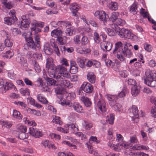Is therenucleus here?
Masks as SVG:
<instances>
[{
  "label": "nucleus",
  "mask_w": 156,
  "mask_h": 156,
  "mask_svg": "<svg viewBox=\"0 0 156 156\" xmlns=\"http://www.w3.org/2000/svg\"><path fill=\"white\" fill-rule=\"evenodd\" d=\"M50 67L49 65V76L55 78L62 77L64 78L69 79L70 77V74L67 70V69L63 66H58L56 67L52 64Z\"/></svg>",
  "instance_id": "f257e3e1"
},
{
  "label": "nucleus",
  "mask_w": 156,
  "mask_h": 156,
  "mask_svg": "<svg viewBox=\"0 0 156 156\" xmlns=\"http://www.w3.org/2000/svg\"><path fill=\"white\" fill-rule=\"evenodd\" d=\"M115 48L113 51L114 54H116L117 58L121 62L125 60V58L123 56H126V54L124 48H122L123 44L121 42H118L115 44Z\"/></svg>",
  "instance_id": "f03ea898"
},
{
  "label": "nucleus",
  "mask_w": 156,
  "mask_h": 156,
  "mask_svg": "<svg viewBox=\"0 0 156 156\" xmlns=\"http://www.w3.org/2000/svg\"><path fill=\"white\" fill-rule=\"evenodd\" d=\"M145 76L144 83L151 87H156V80H153L154 78L156 77V73H152L151 71L147 70L145 72Z\"/></svg>",
  "instance_id": "7ed1b4c3"
},
{
  "label": "nucleus",
  "mask_w": 156,
  "mask_h": 156,
  "mask_svg": "<svg viewBox=\"0 0 156 156\" xmlns=\"http://www.w3.org/2000/svg\"><path fill=\"white\" fill-rule=\"evenodd\" d=\"M34 38L35 43L31 37L25 38L26 41L28 43V46L33 50H35L37 47L38 48L40 46V36L37 34H36L35 35Z\"/></svg>",
  "instance_id": "20e7f679"
},
{
  "label": "nucleus",
  "mask_w": 156,
  "mask_h": 156,
  "mask_svg": "<svg viewBox=\"0 0 156 156\" xmlns=\"http://www.w3.org/2000/svg\"><path fill=\"white\" fill-rule=\"evenodd\" d=\"M11 89H13L15 91L17 90V89L12 82L5 80L4 86L0 88V92L2 93L6 92V91Z\"/></svg>",
  "instance_id": "39448f33"
},
{
  "label": "nucleus",
  "mask_w": 156,
  "mask_h": 156,
  "mask_svg": "<svg viewBox=\"0 0 156 156\" xmlns=\"http://www.w3.org/2000/svg\"><path fill=\"white\" fill-rule=\"evenodd\" d=\"M65 105H68L69 107H73L74 110L78 113L83 112V108L79 104L76 102L72 103L71 101H66Z\"/></svg>",
  "instance_id": "423d86ee"
},
{
  "label": "nucleus",
  "mask_w": 156,
  "mask_h": 156,
  "mask_svg": "<svg viewBox=\"0 0 156 156\" xmlns=\"http://www.w3.org/2000/svg\"><path fill=\"white\" fill-rule=\"evenodd\" d=\"M80 89L82 91L88 94L92 92L93 88L92 86L89 83L84 82L81 86Z\"/></svg>",
  "instance_id": "0eeeda50"
},
{
  "label": "nucleus",
  "mask_w": 156,
  "mask_h": 156,
  "mask_svg": "<svg viewBox=\"0 0 156 156\" xmlns=\"http://www.w3.org/2000/svg\"><path fill=\"white\" fill-rule=\"evenodd\" d=\"M60 78L55 77V78L56 79H57L58 83L63 88H66L67 87H71L72 86V84L70 83V82L62 77V78Z\"/></svg>",
  "instance_id": "6e6552de"
},
{
  "label": "nucleus",
  "mask_w": 156,
  "mask_h": 156,
  "mask_svg": "<svg viewBox=\"0 0 156 156\" xmlns=\"http://www.w3.org/2000/svg\"><path fill=\"white\" fill-rule=\"evenodd\" d=\"M100 47L104 51H109L112 46V44L108 41H103L100 44Z\"/></svg>",
  "instance_id": "1a4fd4ad"
},
{
  "label": "nucleus",
  "mask_w": 156,
  "mask_h": 156,
  "mask_svg": "<svg viewBox=\"0 0 156 156\" xmlns=\"http://www.w3.org/2000/svg\"><path fill=\"white\" fill-rule=\"evenodd\" d=\"M29 133L36 138H39L43 135V133L41 131L32 127H30L29 128Z\"/></svg>",
  "instance_id": "9d476101"
},
{
  "label": "nucleus",
  "mask_w": 156,
  "mask_h": 156,
  "mask_svg": "<svg viewBox=\"0 0 156 156\" xmlns=\"http://www.w3.org/2000/svg\"><path fill=\"white\" fill-rule=\"evenodd\" d=\"M115 31L120 37L122 38H125L126 37V35L128 30L126 29L125 28L119 29V27H115Z\"/></svg>",
  "instance_id": "9b49d317"
},
{
  "label": "nucleus",
  "mask_w": 156,
  "mask_h": 156,
  "mask_svg": "<svg viewBox=\"0 0 156 156\" xmlns=\"http://www.w3.org/2000/svg\"><path fill=\"white\" fill-rule=\"evenodd\" d=\"M37 86L38 87H42V90L43 91H48L49 90V87L48 86V83H45L44 84H43V81L42 79L40 78H39L37 81Z\"/></svg>",
  "instance_id": "f8f14e48"
},
{
  "label": "nucleus",
  "mask_w": 156,
  "mask_h": 156,
  "mask_svg": "<svg viewBox=\"0 0 156 156\" xmlns=\"http://www.w3.org/2000/svg\"><path fill=\"white\" fill-rule=\"evenodd\" d=\"M130 46H131V45L129 43L125 42L124 43L123 47L126 53L125 55L126 57L127 58L131 57L133 55L132 52L130 49L128 48V47Z\"/></svg>",
  "instance_id": "ddd939ff"
},
{
  "label": "nucleus",
  "mask_w": 156,
  "mask_h": 156,
  "mask_svg": "<svg viewBox=\"0 0 156 156\" xmlns=\"http://www.w3.org/2000/svg\"><path fill=\"white\" fill-rule=\"evenodd\" d=\"M97 106L99 109L102 112H106L107 109L106 104L104 100L102 99H100L97 103Z\"/></svg>",
  "instance_id": "4468645a"
},
{
  "label": "nucleus",
  "mask_w": 156,
  "mask_h": 156,
  "mask_svg": "<svg viewBox=\"0 0 156 156\" xmlns=\"http://www.w3.org/2000/svg\"><path fill=\"white\" fill-rule=\"evenodd\" d=\"M49 58H48L47 60V62L46 65V70L45 69H43V77L47 81V83H48L49 82V77L48 75H49V64H48Z\"/></svg>",
  "instance_id": "2eb2a0df"
},
{
  "label": "nucleus",
  "mask_w": 156,
  "mask_h": 156,
  "mask_svg": "<svg viewBox=\"0 0 156 156\" xmlns=\"http://www.w3.org/2000/svg\"><path fill=\"white\" fill-rule=\"evenodd\" d=\"M106 97L108 101L110 106H113V103L116 102V100L118 99L117 95L108 94L106 95Z\"/></svg>",
  "instance_id": "dca6fc26"
},
{
  "label": "nucleus",
  "mask_w": 156,
  "mask_h": 156,
  "mask_svg": "<svg viewBox=\"0 0 156 156\" xmlns=\"http://www.w3.org/2000/svg\"><path fill=\"white\" fill-rule=\"evenodd\" d=\"M129 115L132 117H137L138 115V110L137 107L135 105H133L131 108L129 110Z\"/></svg>",
  "instance_id": "f3484780"
},
{
  "label": "nucleus",
  "mask_w": 156,
  "mask_h": 156,
  "mask_svg": "<svg viewBox=\"0 0 156 156\" xmlns=\"http://www.w3.org/2000/svg\"><path fill=\"white\" fill-rule=\"evenodd\" d=\"M100 63L99 62L93 59L88 60L86 64V66L89 67L93 66L98 68L100 67Z\"/></svg>",
  "instance_id": "a211bd4d"
},
{
  "label": "nucleus",
  "mask_w": 156,
  "mask_h": 156,
  "mask_svg": "<svg viewBox=\"0 0 156 156\" xmlns=\"http://www.w3.org/2000/svg\"><path fill=\"white\" fill-rule=\"evenodd\" d=\"M140 86H132L131 89V93L133 97L137 96L140 92Z\"/></svg>",
  "instance_id": "6ab92c4d"
},
{
  "label": "nucleus",
  "mask_w": 156,
  "mask_h": 156,
  "mask_svg": "<svg viewBox=\"0 0 156 156\" xmlns=\"http://www.w3.org/2000/svg\"><path fill=\"white\" fill-rule=\"evenodd\" d=\"M50 43L51 46L53 48L55 53L58 56H59L60 54L55 39H51Z\"/></svg>",
  "instance_id": "aec40b11"
},
{
  "label": "nucleus",
  "mask_w": 156,
  "mask_h": 156,
  "mask_svg": "<svg viewBox=\"0 0 156 156\" xmlns=\"http://www.w3.org/2000/svg\"><path fill=\"white\" fill-rule=\"evenodd\" d=\"M37 54H35L34 52H33L32 51H29L27 54L26 56L28 58H32L36 57L37 59H41L42 55L41 54H38L37 56Z\"/></svg>",
  "instance_id": "412c9836"
},
{
  "label": "nucleus",
  "mask_w": 156,
  "mask_h": 156,
  "mask_svg": "<svg viewBox=\"0 0 156 156\" xmlns=\"http://www.w3.org/2000/svg\"><path fill=\"white\" fill-rule=\"evenodd\" d=\"M68 131L70 130L73 133H76L78 131V128L76 126L75 124L73 123H71L67 125Z\"/></svg>",
  "instance_id": "4be33fe9"
},
{
  "label": "nucleus",
  "mask_w": 156,
  "mask_h": 156,
  "mask_svg": "<svg viewBox=\"0 0 156 156\" xmlns=\"http://www.w3.org/2000/svg\"><path fill=\"white\" fill-rule=\"evenodd\" d=\"M49 14H56L58 13L57 10V5L55 3L52 2L49 4Z\"/></svg>",
  "instance_id": "5701e85b"
},
{
  "label": "nucleus",
  "mask_w": 156,
  "mask_h": 156,
  "mask_svg": "<svg viewBox=\"0 0 156 156\" xmlns=\"http://www.w3.org/2000/svg\"><path fill=\"white\" fill-rule=\"evenodd\" d=\"M87 79L88 81L92 83H95L96 80V76L93 73L89 72L87 76Z\"/></svg>",
  "instance_id": "b1692460"
},
{
  "label": "nucleus",
  "mask_w": 156,
  "mask_h": 156,
  "mask_svg": "<svg viewBox=\"0 0 156 156\" xmlns=\"http://www.w3.org/2000/svg\"><path fill=\"white\" fill-rule=\"evenodd\" d=\"M65 95L67 101H65L64 102H62L63 104H65V102L70 101L71 100H74L76 96L74 93L73 92L69 93L66 92Z\"/></svg>",
  "instance_id": "393cba45"
},
{
  "label": "nucleus",
  "mask_w": 156,
  "mask_h": 156,
  "mask_svg": "<svg viewBox=\"0 0 156 156\" xmlns=\"http://www.w3.org/2000/svg\"><path fill=\"white\" fill-rule=\"evenodd\" d=\"M51 34L52 37L58 38L62 35V32L61 30L55 29L51 32Z\"/></svg>",
  "instance_id": "a878e982"
},
{
  "label": "nucleus",
  "mask_w": 156,
  "mask_h": 156,
  "mask_svg": "<svg viewBox=\"0 0 156 156\" xmlns=\"http://www.w3.org/2000/svg\"><path fill=\"white\" fill-rule=\"evenodd\" d=\"M5 23L9 25H11L13 24L16 20L12 17H5L4 19Z\"/></svg>",
  "instance_id": "bb28decb"
},
{
  "label": "nucleus",
  "mask_w": 156,
  "mask_h": 156,
  "mask_svg": "<svg viewBox=\"0 0 156 156\" xmlns=\"http://www.w3.org/2000/svg\"><path fill=\"white\" fill-rule=\"evenodd\" d=\"M116 24H113L112 25V27L114 29V30H115V29L114 27H118L117 26H115L116 25H120L121 26H122L123 25H124L125 23V21L123 20H122L120 18H118V19H117V20L116 21Z\"/></svg>",
  "instance_id": "cd10ccee"
},
{
  "label": "nucleus",
  "mask_w": 156,
  "mask_h": 156,
  "mask_svg": "<svg viewBox=\"0 0 156 156\" xmlns=\"http://www.w3.org/2000/svg\"><path fill=\"white\" fill-rule=\"evenodd\" d=\"M108 18V15L106 14L104 11H103L102 13H101V16L99 19L100 21H102L104 24H105V23L107 21Z\"/></svg>",
  "instance_id": "c85d7f7f"
},
{
  "label": "nucleus",
  "mask_w": 156,
  "mask_h": 156,
  "mask_svg": "<svg viewBox=\"0 0 156 156\" xmlns=\"http://www.w3.org/2000/svg\"><path fill=\"white\" fill-rule=\"evenodd\" d=\"M81 101L87 107L90 106L91 105V102L89 98L87 97H83L81 98Z\"/></svg>",
  "instance_id": "c756f323"
},
{
  "label": "nucleus",
  "mask_w": 156,
  "mask_h": 156,
  "mask_svg": "<svg viewBox=\"0 0 156 156\" xmlns=\"http://www.w3.org/2000/svg\"><path fill=\"white\" fill-rule=\"evenodd\" d=\"M37 98L40 102L43 104H46L48 103V101L41 94L37 95Z\"/></svg>",
  "instance_id": "7c9ffc66"
},
{
  "label": "nucleus",
  "mask_w": 156,
  "mask_h": 156,
  "mask_svg": "<svg viewBox=\"0 0 156 156\" xmlns=\"http://www.w3.org/2000/svg\"><path fill=\"white\" fill-rule=\"evenodd\" d=\"M137 8L138 6L137 4L136 3H134L130 7L129 10L130 12L134 15L136 14L137 10Z\"/></svg>",
  "instance_id": "2f4dec72"
},
{
  "label": "nucleus",
  "mask_w": 156,
  "mask_h": 156,
  "mask_svg": "<svg viewBox=\"0 0 156 156\" xmlns=\"http://www.w3.org/2000/svg\"><path fill=\"white\" fill-rule=\"evenodd\" d=\"M86 60L85 58L81 59L78 58L77 59V62L79 66L81 68H83L85 66V62Z\"/></svg>",
  "instance_id": "473e14b6"
},
{
  "label": "nucleus",
  "mask_w": 156,
  "mask_h": 156,
  "mask_svg": "<svg viewBox=\"0 0 156 156\" xmlns=\"http://www.w3.org/2000/svg\"><path fill=\"white\" fill-rule=\"evenodd\" d=\"M118 8V5L116 2H111L109 4V9L112 10H116Z\"/></svg>",
  "instance_id": "72a5a7b5"
},
{
  "label": "nucleus",
  "mask_w": 156,
  "mask_h": 156,
  "mask_svg": "<svg viewBox=\"0 0 156 156\" xmlns=\"http://www.w3.org/2000/svg\"><path fill=\"white\" fill-rule=\"evenodd\" d=\"M13 116L14 118L18 119H21L22 118V115L20 112L16 110H14L13 111Z\"/></svg>",
  "instance_id": "f704fd0d"
},
{
  "label": "nucleus",
  "mask_w": 156,
  "mask_h": 156,
  "mask_svg": "<svg viewBox=\"0 0 156 156\" xmlns=\"http://www.w3.org/2000/svg\"><path fill=\"white\" fill-rule=\"evenodd\" d=\"M0 124L2 125V127H5L7 128L10 127L12 126L10 122L2 120H0Z\"/></svg>",
  "instance_id": "c9c22d12"
},
{
  "label": "nucleus",
  "mask_w": 156,
  "mask_h": 156,
  "mask_svg": "<svg viewBox=\"0 0 156 156\" xmlns=\"http://www.w3.org/2000/svg\"><path fill=\"white\" fill-rule=\"evenodd\" d=\"M113 106H110L113 109L116 111L120 112L121 110V105L119 103L116 102L113 103Z\"/></svg>",
  "instance_id": "e433bc0d"
},
{
  "label": "nucleus",
  "mask_w": 156,
  "mask_h": 156,
  "mask_svg": "<svg viewBox=\"0 0 156 156\" xmlns=\"http://www.w3.org/2000/svg\"><path fill=\"white\" fill-rule=\"evenodd\" d=\"M126 38L128 39L134 41L136 39V36L133 34L130 30H128Z\"/></svg>",
  "instance_id": "4c0bfd02"
},
{
  "label": "nucleus",
  "mask_w": 156,
  "mask_h": 156,
  "mask_svg": "<svg viewBox=\"0 0 156 156\" xmlns=\"http://www.w3.org/2000/svg\"><path fill=\"white\" fill-rule=\"evenodd\" d=\"M75 28L74 27H72L69 28H67L65 31L66 35L67 36H71L75 30Z\"/></svg>",
  "instance_id": "58836bf2"
},
{
  "label": "nucleus",
  "mask_w": 156,
  "mask_h": 156,
  "mask_svg": "<svg viewBox=\"0 0 156 156\" xmlns=\"http://www.w3.org/2000/svg\"><path fill=\"white\" fill-rule=\"evenodd\" d=\"M69 7L71 10H72L74 11H78L80 8L79 4L75 3L71 4Z\"/></svg>",
  "instance_id": "ea45409f"
},
{
  "label": "nucleus",
  "mask_w": 156,
  "mask_h": 156,
  "mask_svg": "<svg viewBox=\"0 0 156 156\" xmlns=\"http://www.w3.org/2000/svg\"><path fill=\"white\" fill-rule=\"evenodd\" d=\"M57 39L60 44L63 45L66 42L67 37L65 36L62 37L60 36Z\"/></svg>",
  "instance_id": "a19ab883"
},
{
  "label": "nucleus",
  "mask_w": 156,
  "mask_h": 156,
  "mask_svg": "<svg viewBox=\"0 0 156 156\" xmlns=\"http://www.w3.org/2000/svg\"><path fill=\"white\" fill-rule=\"evenodd\" d=\"M17 128L21 132H26L27 127L21 124H19L17 126Z\"/></svg>",
  "instance_id": "79ce46f5"
},
{
  "label": "nucleus",
  "mask_w": 156,
  "mask_h": 156,
  "mask_svg": "<svg viewBox=\"0 0 156 156\" xmlns=\"http://www.w3.org/2000/svg\"><path fill=\"white\" fill-rule=\"evenodd\" d=\"M83 127L86 129L89 130L92 126V124L90 122L84 121L83 123Z\"/></svg>",
  "instance_id": "37998d69"
},
{
  "label": "nucleus",
  "mask_w": 156,
  "mask_h": 156,
  "mask_svg": "<svg viewBox=\"0 0 156 156\" xmlns=\"http://www.w3.org/2000/svg\"><path fill=\"white\" fill-rule=\"evenodd\" d=\"M11 38H7L5 39L4 41V43L6 46L8 47H11L13 45V41Z\"/></svg>",
  "instance_id": "c03bdc74"
},
{
  "label": "nucleus",
  "mask_w": 156,
  "mask_h": 156,
  "mask_svg": "<svg viewBox=\"0 0 156 156\" xmlns=\"http://www.w3.org/2000/svg\"><path fill=\"white\" fill-rule=\"evenodd\" d=\"M53 119L52 121L51 122L53 123L55 122V123L59 124V125H62V122L60 119V117H57L56 116H53Z\"/></svg>",
  "instance_id": "a18cd8bd"
},
{
  "label": "nucleus",
  "mask_w": 156,
  "mask_h": 156,
  "mask_svg": "<svg viewBox=\"0 0 156 156\" xmlns=\"http://www.w3.org/2000/svg\"><path fill=\"white\" fill-rule=\"evenodd\" d=\"M119 15V13L118 12H113L112 13L111 16L110 17L111 20L112 21L114 22L116 21L117 19H118V16Z\"/></svg>",
  "instance_id": "49530a36"
},
{
  "label": "nucleus",
  "mask_w": 156,
  "mask_h": 156,
  "mask_svg": "<svg viewBox=\"0 0 156 156\" xmlns=\"http://www.w3.org/2000/svg\"><path fill=\"white\" fill-rule=\"evenodd\" d=\"M128 90L126 88L124 87L123 89L118 94V98H122L125 96L127 93Z\"/></svg>",
  "instance_id": "de8ad7c7"
},
{
  "label": "nucleus",
  "mask_w": 156,
  "mask_h": 156,
  "mask_svg": "<svg viewBox=\"0 0 156 156\" xmlns=\"http://www.w3.org/2000/svg\"><path fill=\"white\" fill-rule=\"evenodd\" d=\"M94 39L95 42L97 44L99 43L101 41L99 34L97 32H95L94 33Z\"/></svg>",
  "instance_id": "09e8293b"
},
{
  "label": "nucleus",
  "mask_w": 156,
  "mask_h": 156,
  "mask_svg": "<svg viewBox=\"0 0 156 156\" xmlns=\"http://www.w3.org/2000/svg\"><path fill=\"white\" fill-rule=\"evenodd\" d=\"M26 132H21L19 134L18 137L21 140H24L27 138L28 137V134H26Z\"/></svg>",
  "instance_id": "8fccbe9b"
},
{
  "label": "nucleus",
  "mask_w": 156,
  "mask_h": 156,
  "mask_svg": "<svg viewBox=\"0 0 156 156\" xmlns=\"http://www.w3.org/2000/svg\"><path fill=\"white\" fill-rule=\"evenodd\" d=\"M77 50L79 53L82 54H85L90 51V49L88 48H82L81 50L77 49Z\"/></svg>",
  "instance_id": "3c124183"
},
{
  "label": "nucleus",
  "mask_w": 156,
  "mask_h": 156,
  "mask_svg": "<svg viewBox=\"0 0 156 156\" xmlns=\"http://www.w3.org/2000/svg\"><path fill=\"white\" fill-rule=\"evenodd\" d=\"M59 23L61 25H63L66 27H69L72 25L71 23L68 21H59Z\"/></svg>",
  "instance_id": "603ef678"
},
{
  "label": "nucleus",
  "mask_w": 156,
  "mask_h": 156,
  "mask_svg": "<svg viewBox=\"0 0 156 156\" xmlns=\"http://www.w3.org/2000/svg\"><path fill=\"white\" fill-rule=\"evenodd\" d=\"M115 119L114 115L112 114L110 115V116L108 117V119H107V122L110 124H113Z\"/></svg>",
  "instance_id": "864d4df0"
},
{
  "label": "nucleus",
  "mask_w": 156,
  "mask_h": 156,
  "mask_svg": "<svg viewBox=\"0 0 156 156\" xmlns=\"http://www.w3.org/2000/svg\"><path fill=\"white\" fill-rule=\"evenodd\" d=\"M34 68L35 71L38 73L41 71V69L38 64L35 61L33 62Z\"/></svg>",
  "instance_id": "5fc2aeb1"
},
{
  "label": "nucleus",
  "mask_w": 156,
  "mask_h": 156,
  "mask_svg": "<svg viewBox=\"0 0 156 156\" xmlns=\"http://www.w3.org/2000/svg\"><path fill=\"white\" fill-rule=\"evenodd\" d=\"M106 31L109 36H113L115 35V32L111 29L106 28Z\"/></svg>",
  "instance_id": "6e6d98bb"
},
{
  "label": "nucleus",
  "mask_w": 156,
  "mask_h": 156,
  "mask_svg": "<svg viewBox=\"0 0 156 156\" xmlns=\"http://www.w3.org/2000/svg\"><path fill=\"white\" fill-rule=\"evenodd\" d=\"M13 55V52L11 50H9L6 51L4 56L6 58H11Z\"/></svg>",
  "instance_id": "4d7b16f0"
},
{
  "label": "nucleus",
  "mask_w": 156,
  "mask_h": 156,
  "mask_svg": "<svg viewBox=\"0 0 156 156\" xmlns=\"http://www.w3.org/2000/svg\"><path fill=\"white\" fill-rule=\"evenodd\" d=\"M57 97L60 99V101L62 102H63L64 100H63V98L64 97V94H63L60 91H57L56 92Z\"/></svg>",
  "instance_id": "13d9d810"
},
{
  "label": "nucleus",
  "mask_w": 156,
  "mask_h": 156,
  "mask_svg": "<svg viewBox=\"0 0 156 156\" xmlns=\"http://www.w3.org/2000/svg\"><path fill=\"white\" fill-rule=\"evenodd\" d=\"M57 129L58 131L64 133H67L69 132L67 128H64L60 127H58L57 128Z\"/></svg>",
  "instance_id": "bf43d9fd"
},
{
  "label": "nucleus",
  "mask_w": 156,
  "mask_h": 156,
  "mask_svg": "<svg viewBox=\"0 0 156 156\" xmlns=\"http://www.w3.org/2000/svg\"><path fill=\"white\" fill-rule=\"evenodd\" d=\"M140 13L144 17L147 18L148 16H149V14L148 12H146L145 9L142 8L140 10Z\"/></svg>",
  "instance_id": "052dcab7"
},
{
  "label": "nucleus",
  "mask_w": 156,
  "mask_h": 156,
  "mask_svg": "<svg viewBox=\"0 0 156 156\" xmlns=\"http://www.w3.org/2000/svg\"><path fill=\"white\" fill-rule=\"evenodd\" d=\"M78 67L77 66H72L70 67V72L73 74H74L76 73L78 71Z\"/></svg>",
  "instance_id": "680f3d73"
},
{
  "label": "nucleus",
  "mask_w": 156,
  "mask_h": 156,
  "mask_svg": "<svg viewBox=\"0 0 156 156\" xmlns=\"http://www.w3.org/2000/svg\"><path fill=\"white\" fill-rule=\"evenodd\" d=\"M1 35L5 37H6V38H11V35L10 34L5 30L2 31Z\"/></svg>",
  "instance_id": "e2e57ef3"
},
{
  "label": "nucleus",
  "mask_w": 156,
  "mask_h": 156,
  "mask_svg": "<svg viewBox=\"0 0 156 156\" xmlns=\"http://www.w3.org/2000/svg\"><path fill=\"white\" fill-rule=\"evenodd\" d=\"M127 83L129 85L132 86H133L137 85L136 80L132 79H129L127 81Z\"/></svg>",
  "instance_id": "0e129e2a"
},
{
  "label": "nucleus",
  "mask_w": 156,
  "mask_h": 156,
  "mask_svg": "<svg viewBox=\"0 0 156 156\" xmlns=\"http://www.w3.org/2000/svg\"><path fill=\"white\" fill-rule=\"evenodd\" d=\"M20 93L24 95H30L29 90L27 88H25L24 89H21Z\"/></svg>",
  "instance_id": "69168bd1"
},
{
  "label": "nucleus",
  "mask_w": 156,
  "mask_h": 156,
  "mask_svg": "<svg viewBox=\"0 0 156 156\" xmlns=\"http://www.w3.org/2000/svg\"><path fill=\"white\" fill-rule=\"evenodd\" d=\"M129 141L130 143L133 144H134L138 142V139L136 136H131L130 137Z\"/></svg>",
  "instance_id": "338daca9"
},
{
  "label": "nucleus",
  "mask_w": 156,
  "mask_h": 156,
  "mask_svg": "<svg viewBox=\"0 0 156 156\" xmlns=\"http://www.w3.org/2000/svg\"><path fill=\"white\" fill-rule=\"evenodd\" d=\"M105 63L106 65L108 67H112L114 65V63L111 60L109 59L105 60Z\"/></svg>",
  "instance_id": "774afa93"
}]
</instances>
